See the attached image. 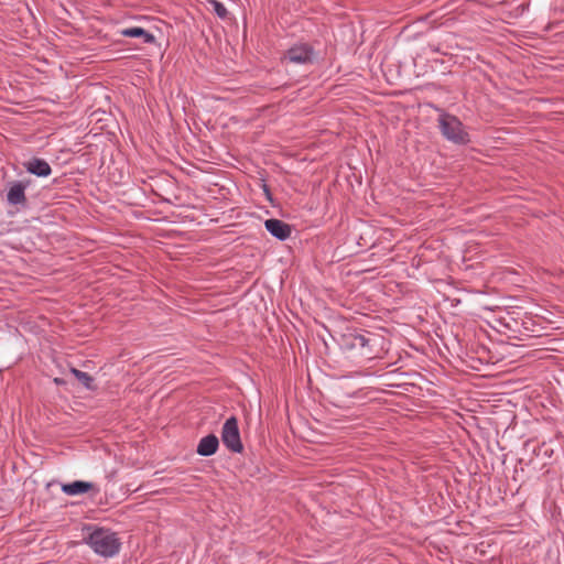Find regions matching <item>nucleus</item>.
<instances>
[{"mask_svg":"<svg viewBox=\"0 0 564 564\" xmlns=\"http://www.w3.org/2000/svg\"><path fill=\"white\" fill-rule=\"evenodd\" d=\"M88 544L97 554L106 557L116 555L121 546L117 534L102 528L96 529L90 533Z\"/></svg>","mask_w":564,"mask_h":564,"instance_id":"obj_1","label":"nucleus"},{"mask_svg":"<svg viewBox=\"0 0 564 564\" xmlns=\"http://www.w3.org/2000/svg\"><path fill=\"white\" fill-rule=\"evenodd\" d=\"M438 127L447 140L462 144L469 142V135L457 117L448 113L440 115Z\"/></svg>","mask_w":564,"mask_h":564,"instance_id":"obj_2","label":"nucleus"},{"mask_svg":"<svg viewBox=\"0 0 564 564\" xmlns=\"http://www.w3.org/2000/svg\"><path fill=\"white\" fill-rule=\"evenodd\" d=\"M221 440L228 449L235 453L242 451V443L240 440V433L238 427V421L235 416L229 417L221 431Z\"/></svg>","mask_w":564,"mask_h":564,"instance_id":"obj_3","label":"nucleus"},{"mask_svg":"<svg viewBox=\"0 0 564 564\" xmlns=\"http://www.w3.org/2000/svg\"><path fill=\"white\" fill-rule=\"evenodd\" d=\"M312 50L307 45H295L285 53L284 61L296 64H304L312 61Z\"/></svg>","mask_w":564,"mask_h":564,"instance_id":"obj_4","label":"nucleus"},{"mask_svg":"<svg viewBox=\"0 0 564 564\" xmlns=\"http://www.w3.org/2000/svg\"><path fill=\"white\" fill-rule=\"evenodd\" d=\"M264 227L272 236L280 240L288 239L292 231L290 225L275 218L265 220Z\"/></svg>","mask_w":564,"mask_h":564,"instance_id":"obj_5","label":"nucleus"},{"mask_svg":"<svg viewBox=\"0 0 564 564\" xmlns=\"http://www.w3.org/2000/svg\"><path fill=\"white\" fill-rule=\"evenodd\" d=\"M91 490L96 492L99 491V489L96 488V485L89 481L76 480L70 484L62 485V491L68 496H78Z\"/></svg>","mask_w":564,"mask_h":564,"instance_id":"obj_6","label":"nucleus"},{"mask_svg":"<svg viewBox=\"0 0 564 564\" xmlns=\"http://www.w3.org/2000/svg\"><path fill=\"white\" fill-rule=\"evenodd\" d=\"M23 165L29 173L40 177H46L52 173L50 164L43 159L33 158Z\"/></svg>","mask_w":564,"mask_h":564,"instance_id":"obj_7","label":"nucleus"},{"mask_svg":"<svg viewBox=\"0 0 564 564\" xmlns=\"http://www.w3.org/2000/svg\"><path fill=\"white\" fill-rule=\"evenodd\" d=\"M219 441L216 435L209 434L203 437L197 446V453L202 456H210L218 449Z\"/></svg>","mask_w":564,"mask_h":564,"instance_id":"obj_8","label":"nucleus"},{"mask_svg":"<svg viewBox=\"0 0 564 564\" xmlns=\"http://www.w3.org/2000/svg\"><path fill=\"white\" fill-rule=\"evenodd\" d=\"M25 185L20 182L13 183L7 194V199L11 205L24 204L25 197Z\"/></svg>","mask_w":564,"mask_h":564,"instance_id":"obj_9","label":"nucleus"},{"mask_svg":"<svg viewBox=\"0 0 564 564\" xmlns=\"http://www.w3.org/2000/svg\"><path fill=\"white\" fill-rule=\"evenodd\" d=\"M120 34L126 37H142L144 43H153L155 40L153 34L147 32L140 26L122 29Z\"/></svg>","mask_w":564,"mask_h":564,"instance_id":"obj_10","label":"nucleus"},{"mask_svg":"<svg viewBox=\"0 0 564 564\" xmlns=\"http://www.w3.org/2000/svg\"><path fill=\"white\" fill-rule=\"evenodd\" d=\"M70 372L75 376V378L87 389L93 388V378L84 371L77 370L75 368L70 369Z\"/></svg>","mask_w":564,"mask_h":564,"instance_id":"obj_11","label":"nucleus"},{"mask_svg":"<svg viewBox=\"0 0 564 564\" xmlns=\"http://www.w3.org/2000/svg\"><path fill=\"white\" fill-rule=\"evenodd\" d=\"M208 4L210 6V8L213 9V11L220 18V19H226L227 15H228V11L227 9L225 8V6L217 1V0H208L207 1Z\"/></svg>","mask_w":564,"mask_h":564,"instance_id":"obj_12","label":"nucleus"},{"mask_svg":"<svg viewBox=\"0 0 564 564\" xmlns=\"http://www.w3.org/2000/svg\"><path fill=\"white\" fill-rule=\"evenodd\" d=\"M366 344H367V339H366V337H365V336L359 335V336H356V337L354 338L352 346H354V347H357V346H359V347H365V346H366Z\"/></svg>","mask_w":564,"mask_h":564,"instance_id":"obj_13","label":"nucleus"},{"mask_svg":"<svg viewBox=\"0 0 564 564\" xmlns=\"http://www.w3.org/2000/svg\"><path fill=\"white\" fill-rule=\"evenodd\" d=\"M54 382H55L56 384H62V383H64V380H63V379H61V378H55V379H54Z\"/></svg>","mask_w":564,"mask_h":564,"instance_id":"obj_14","label":"nucleus"}]
</instances>
